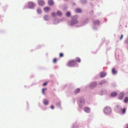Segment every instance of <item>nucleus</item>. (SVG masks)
<instances>
[{
  "instance_id": "32",
  "label": "nucleus",
  "mask_w": 128,
  "mask_h": 128,
  "mask_svg": "<svg viewBox=\"0 0 128 128\" xmlns=\"http://www.w3.org/2000/svg\"><path fill=\"white\" fill-rule=\"evenodd\" d=\"M47 83L46 82L43 84V86H45L46 85H47Z\"/></svg>"
},
{
  "instance_id": "10",
  "label": "nucleus",
  "mask_w": 128,
  "mask_h": 128,
  "mask_svg": "<svg viewBox=\"0 0 128 128\" xmlns=\"http://www.w3.org/2000/svg\"><path fill=\"white\" fill-rule=\"evenodd\" d=\"M90 111V109L86 107L85 108L84 111L86 112L89 113Z\"/></svg>"
},
{
  "instance_id": "13",
  "label": "nucleus",
  "mask_w": 128,
  "mask_h": 128,
  "mask_svg": "<svg viewBox=\"0 0 128 128\" xmlns=\"http://www.w3.org/2000/svg\"><path fill=\"white\" fill-rule=\"evenodd\" d=\"M76 12L77 13H81L82 11L81 9L80 8H77L76 10Z\"/></svg>"
},
{
  "instance_id": "3",
  "label": "nucleus",
  "mask_w": 128,
  "mask_h": 128,
  "mask_svg": "<svg viewBox=\"0 0 128 128\" xmlns=\"http://www.w3.org/2000/svg\"><path fill=\"white\" fill-rule=\"evenodd\" d=\"M104 112L106 114H109L111 113V110L110 107H106L104 108Z\"/></svg>"
},
{
  "instance_id": "17",
  "label": "nucleus",
  "mask_w": 128,
  "mask_h": 128,
  "mask_svg": "<svg viewBox=\"0 0 128 128\" xmlns=\"http://www.w3.org/2000/svg\"><path fill=\"white\" fill-rule=\"evenodd\" d=\"M59 16H61L62 15V14L61 12L60 11H58L56 13Z\"/></svg>"
},
{
  "instance_id": "20",
  "label": "nucleus",
  "mask_w": 128,
  "mask_h": 128,
  "mask_svg": "<svg viewBox=\"0 0 128 128\" xmlns=\"http://www.w3.org/2000/svg\"><path fill=\"white\" fill-rule=\"evenodd\" d=\"M122 113L123 114H124L126 113V109L124 108L122 110Z\"/></svg>"
},
{
  "instance_id": "30",
  "label": "nucleus",
  "mask_w": 128,
  "mask_h": 128,
  "mask_svg": "<svg viewBox=\"0 0 128 128\" xmlns=\"http://www.w3.org/2000/svg\"><path fill=\"white\" fill-rule=\"evenodd\" d=\"M52 16L53 17H55L56 16V14L55 13H52Z\"/></svg>"
},
{
  "instance_id": "5",
  "label": "nucleus",
  "mask_w": 128,
  "mask_h": 128,
  "mask_svg": "<svg viewBox=\"0 0 128 128\" xmlns=\"http://www.w3.org/2000/svg\"><path fill=\"white\" fill-rule=\"evenodd\" d=\"M96 85L97 84L96 82H94L91 84L90 87L91 88H93L95 87L96 86Z\"/></svg>"
},
{
  "instance_id": "19",
  "label": "nucleus",
  "mask_w": 128,
  "mask_h": 128,
  "mask_svg": "<svg viewBox=\"0 0 128 128\" xmlns=\"http://www.w3.org/2000/svg\"><path fill=\"white\" fill-rule=\"evenodd\" d=\"M44 103L46 105L48 104V100H44Z\"/></svg>"
},
{
  "instance_id": "6",
  "label": "nucleus",
  "mask_w": 128,
  "mask_h": 128,
  "mask_svg": "<svg viewBox=\"0 0 128 128\" xmlns=\"http://www.w3.org/2000/svg\"><path fill=\"white\" fill-rule=\"evenodd\" d=\"M38 2L39 5L41 6H43L44 4V2L43 0H39Z\"/></svg>"
},
{
  "instance_id": "11",
  "label": "nucleus",
  "mask_w": 128,
  "mask_h": 128,
  "mask_svg": "<svg viewBox=\"0 0 128 128\" xmlns=\"http://www.w3.org/2000/svg\"><path fill=\"white\" fill-rule=\"evenodd\" d=\"M117 95V93L116 92H114L112 93L111 96L112 97H114L116 96Z\"/></svg>"
},
{
  "instance_id": "27",
  "label": "nucleus",
  "mask_w": 128,
  "mask_h": 128,
  "mask_svg": "<svg viewBox=\"0 0 128 128\" xmlns=\"http://www.w3.org/2000/svg\"><path fill=\"white\" fill-rule=\"evenodd\" d=\"M47 89L46 88H44V89H42V94H45V93H44V91L45 90H46Z\"/></svg>"
},
{
  "instance_id": "22",
  "label": "nucleus",
  "mask_w": 128,
  "mask_h": 128,
  "mask_svg": "<svg viewBox=\"0 0 128 128\" xmlns=\"http://www.w3.org/2000/svg\"><path fill=\"white\" fill-rule=\"evenodd\" d=\"M37 12L39 14H40L42 12V11L40 8H38L37 9Z\"/></svg>"
},
{
  "instance_id": "34",
  "label": "nucleus",
  "mask_w": 128,
  "mask_h": 128,
  "mask_svg": "<svg viewBox=\"0 0 128 128\" xmlns=\"http://www.w3.org/2000/svg\"><path fill=\"white\" fill-rule=\"evenodd\" d=\"M127 128H128V125L127 126Z\"/></svg>"
},
{
  "instance_id": "23",
  "label": "nucleus",
  "mask_w": 128,
  "mask_h": 128,
  "mask_svg": "<svg viewBox=\"0 0 128 128\" xmlns=\"http://www.w3.org/2000/svg\"><path fill=\"white\" fill-rule=\"evenodd\" d=\"M106 82L104 80L100 82V84L102 85V84H104Z\"/></svg>"
},
{
  "instance_id": "16",
  "label": "nucleus",
  "mask_w": 128,
  "mask_h": 128,
  "mask_svg": "<svg viewBox=\"0 0 128 128\" xmlns=\"http://www.w3.org/2000/svg\"><path fill=\"white\" fill-rule=\"evenodd\" d=\"M112 72L113 74H116L117 73L116 71L115 70V69L113 68L112 70Z\"/></svg>"
},
{
  "instance_id": "2",
  "label": "nucleus",
  "mask_w": 128,
  "mask_h": 128,
  "mask_svg": "<svg viewBox=\"0 0 128 128\" xmlns=\"http://www.w3.org/2000/svg\"><path fill=\"white\" fill-rule=\"evenodd\" d=\"M78 18L76 17H74L72 18L71 22V25H73L78 23V22L77 20Z\"/></svg>"
},
{
  "instance_id": "9",
  "label": "nucleus",
  "mask_w": 128,
  "mask_h": 128,
  "mask_svg": "<svg viewBox=\"0 0 128 128\" xmlns=\"http://www.w3.org/2000/svg\"><path fill=\"white\" fill-rule=\"evenodd\" d=\"M48 3L50 6H52L54 4V2L52 0H49L48 1Z\"/></svg>"
},
{
  "instance_id": "14",
  "label": "nucleus",
  "mask_w": 128,
  "mask_h": 128,
  "mask_svg": "<svg viewBox=\"0 0 128 128\" xmlns=\"http://www.w3.org/2000/svg\"><path fill=\"white\" fill-rule=\"evenodd\" d=\"M44 19L46 20H48L49 19V17L48 16H44Z\"/></svg>"
},
{
  "instance_id": "24",
  "label": "nucleus",
  "mask_w": 128,
  "mask_h": 128,
  "mask_svg": "<svg viewBox=\"0 0 128 128\" xmlns=\"http://www.w3.org/2000/svg\"><path fill=\"white\" fill-rule=\"evenodd\" d=\"M124 102L125 103H126L128 102V97H126L124 100Z\"/></svg>"
},
{
  "instance_id": "21",
  "label": "nucleus",
  "mask_w": 128,
  "mask_h": 128,
  "mask_svg": "<svg viewBox=\"0 0 128 128\" xmlns=\"http://www.w3.org/2000/svg\"><path fill=\"white\" fill-rule=\"evenodd\" d=\"M76 62H81V60L80 59L78 58H76Z\"/></svg>"
},
{
  "instance_id": "29",
  "label": "nucleus",
  "mask_w": 128,
  "mask_h": 128,
  "mask_svg": "<svg viewBox=\"0 0 128 128\" xmlns=\"http://www.w3.org/2000/svg\"><path fill=\"white\" fill-rule=\"evenodd\" d=\"M64 55L63 54L61 53L60 54L59 56L60 57H62Z\"/></svg>"
},
{
  "instance_id": "7",
  "label": "nucleus",
  "mask_w": 128,
  "mask_h": 128,
  "mask_svg": "<svg viewBox=\"0 0 128 128\" xmlns=\"http://www.w3.org/2000/svg\"><path fill=\"white\" fill-rule=\"evenodd\" d=\"M124 93H122L120 94L119 96V99L120 100L124 98Z\"/></svg>"
},
{
  "instance_id": "8",
  "label": "nucleus",
  "mask_w": 128,
  "mask_h": 128,
  "mask_svg": "<svg viewBox=\"0 0 128 128\" xmlns=\"http://www.w3.org/2000/svg\"><path fill=\"white\" fill-rule=\"evenodd\" d=\"M106 75V74L105 72H102L100 74V76L101 78H104L105 77Z\"/></svg>"
},
{
  "instance_id": "31",
  "label": "nucleus",
  "mask_w": 128,
  "mask_h": 128,
  "mask_svg": "<svg viewBox=\"0 0 128 128\" xmlns=\"http://www.w3.org/2000/svg\"><path fill=\"white\" fill-rule=\"evenodd\" d=\"M51 108H52V109H54V106L53 105H52L51 106Z\"/></svg>"
},
{
  "instance_id": "25",
  "label": "nucleus",
  "mask_w": 128,
  "mask_h": 128,
  "mask_svg": "<svg viewBox=\"0 0 128 128\" xmlns=\"http://www.w3.org/2000/svg\"><path fill=\"white\" fill-rule=\"evenodd\" d=\"M66 16L67 17H69L70 15V12H67L66 14Z\"/></svg>"
},
{
  "instance_id": "15",
  "label": "nucleus",
  "mask_w": 128,
  "mask_h": 128,
  "mask_svg": "<svg viewBox=\"0 0 128 128\" xmlns=\"http://www.w3.org/2000/svg\"><path fill=\"white\" fill-rule=\"evenodd\" d=\"M80 90L79 88H78L75 91V93L76 94H77L80 92Z\"/></svg>"
},
{
  "instance_id": "18",
  "label": "nucleus",
  "mask_w": 128,
  "mask_h": 128,
  "mask_svg": "<svg viewBox=\"0 0 128 128\" xmlns=\"http://www.w3.org/2000/svg\"><path fill=\"white\" fill-rule=\"evenodd\" d=\"M94 23L95 24H99L100 22L99 21L96 20L94 21Z\"/></svg>"
},
{
  "instance_id": "26",
  "label": "nucleus",
  "mask_w": 128,
  "mask_h": 128,
  "mask_svg": "<svg viewBox=\"0 0 128 128\" xmlns=\"http://www.w3.org/2000/svg\"><path fill=\"white\" fill-rule=\"evenodd\" d=\"M79 102L81 103H84V100H83L82 99H81L80 100Z\"/></svg>"
},
{
  "instance_id": "33",
  "label": "nucleus",
  "mask_w": 128,
  "mask_h": 128,
  "mask_svg": "<svg viewBox=\"0 0 128 128\" xmlns=\"http://www.w3.org/2000/svg\"><path fill=\"white\" fill-rule=\"evenodd\" d=\"M123 35H122L120 37V40H122V38H123Z\"/></svg>"
},
{
  "instance_id": "12",
  "label": "nucleus",
  "mask_w": 128,
  "mask_h": 128,
  "mask_svg": "<svg viewBox=\"0 0 128 128\" xmlns=\"http://www.w3.org/2000/svg\"><path fill=\"white\" fill-rule=\"evenodd\" d=\"M44 10L46 12H48L50 10V8L48 7L45 8L44 9Z\"/></svg>"
},
{
  "instance_id": "28",
  "label": "nucleus",
  "mask_w": 128,
  "mask_h": 128,
  "mask_svg": "<svg viewBox=\"0 0 128 128\" xmlns=\"http://www.w3.org/2000/svg\"><path fill=\"white\" fill-rule=\"evenodd\" d=\"M57 61V60L55 58L54 59V60H53V62L55 64L56 63Z\"/></svg>"
},
{
  "instance_id": "4",
  "label": "nucleus",
  "mask_w": 128,
  "mask_h": 128,
  "mask_svg": "<svg viewBox=\"0 0 128 128\" xmlns=\"http://www.w3.org/2000/svg\"><path fill=\"white\" fill-rule=\"evenodd\" d=\"M35 6L34 4L32 2H29L28 4V7L30 8H33Z\"/></svg>"
},
{
  "instance_id": "1",
  "label": "nucleus",
  "mask_w": 128,
  "mask_h": 128,
  "mask_svg": "<svg viewBox=\"0 0 128 128\" xmlns=\"http://www.w3.org/2000/svg\"><path fill=\"white\" fill-rule=\"evenodd\" d=\"M77 63L74 60L70 61L68 62V66L70 67H73L76 65Z\"/></svg>"
}]
</instances>
